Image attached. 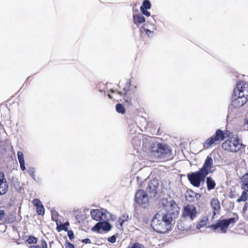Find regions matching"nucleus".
<instances>
[{
    "instance_id": "1",
    "label": "nucleus",
    "mask_w": 248,
    "mask_h": 248,
    "mask_svg": "<svg viewBox=\"0 0 248 248\" xmlns=\"http://www.w3.org/2000/svg\"><path fill=\"white\" fill-rule=\"evenodd\" d=\"M213 160L211 156L208 155L202 167L197 171L187 174V178L190 184L194 186L199 187L201 183L203 182L206 176L213 170Z\"/></svg>"
},
{
    "instance_id": "2",
    "label": "nucleus",
    "mask_w": 248,
    "mask_h": 248,
    "mask_svg": "<svg viewBox=\"0 0 248 248\" xmlns=\"http://www.w3.org/2000/svg\"><path fill=\"white\" fill-rule=\"evenodd\" d=\"M233 93L231 106L233 108H239L244 105L248 101V83L239 80L233 90Z\"/></svg>"
},
{
    "instance_id": "3",
    "label": "nucleus",
    "mask_w": 248,
    "mask_h": 248,
    "mask_svg": "<svg viewBox=\"0 0 248 248\" xmlns=\"http://www.w3.org/2000/svg\"><path fill=\"white\" fill-rule=\"evenodd\" d=\"M149 151L151 156L155 161L164 162L172 157L171 148L162 143H153L150 145Z\"/></svg>"
},
{
    "instance_id": "4",
    "label": "nucleus",
    "mask_w": 248,
    "mask_h": 248,
    "mask_svg": "<svg viewBox=\"0 0 248 248\" xmlns=\"http://www.w3.org/2000/svg\"><path fill=\"white\" fill-rule=\"evenodd\" d=\"M172 217L164 215L161 211L157 213L152 219L151 226L153 230L158 233H165L171 228Z\"/></svg>"
},
{
    "instance_id": "5",
    "label": "nucleus",
    "mask_w": 248,
    "mask_h": 248,
    "mask_svg": "<svg viewBox=\"0 0 248 248\" xmlns=\"http://www.w3.org/2000/svg\"><path fill=\"white\" fill-rule=\"evenodd\" d=\"M230 136V132L226 131L224 132L222 130L218 129L216 130L215 133L206 140L203 143V146L204 149H209L213 145L219 144L224 139L227 137Z\"/></svg>"
},
{
    "instance_id": "6",
    "label": "nucleus",
    "mask_w": 248,
    "mask_h": 248,
    "mask_svg": "<svg viewBox=\"0 0 248 248\" xmlns=\"http://www.w3.org/2000/svg\"><path fill=\"white\" fill-rule=\"evenodd\" d=\"M238 219V215L236 213H233L232 217L226 219H219L215 224L211 225L209 227L214 231L219 229L221 233H225L227 232L229 225L233 226Z\"/></svg>"
},
{
    "instance_id": "7",
    "label": "nucleus",
    "mask_w": 248,
    "mask_h": 248,
    "mask_svg": "<svg viewBox=\"0 0 248 248\" xmlns=\"http://www.w3.org/2000/svg\"><path fill=\"white\" fill-rule=\"evenodd\" d=\"M242 146L240 140L237 137H231L225 140L222 144V148L226 152L235 153L239 151Z\"/></svg>"
},
{
    "instance_id": "8",
    "label": "nucleus",
    "mask_w": 248,
    "mask_h": 248,
    "mask_svg": "<svg viewBox=\"0 0 248 248\" xmlns=\"http://www.w3.org/2000/svg\"><path fill=\"white\" fill-rule=\"evenodd\" d=\"M196 207L192 204H187L184 206L182 210V218L185 220L192 221L198 216Z\"/></svg>"
},
{
    "instance_id": "9",
    "label": "nucleus",
    "mask_w": 248,
    "mask_h": 248,
    "mask_svg": "<svg viewBox=\"0 0 248 248\" xmlns=\"http://www.w3.org/2000/svg\"><path fill=\"white\" fill-rule=\"evenodd\" d=\"M135 201L144 208H146L149 205L148 196L143 190L140 189L137 191L135 195Z\"/></svg>"
},
{
    "instance_id": "10",
    "label": "nucleus",
    "mask_w": 248,
    "mask_h": 248,
    "mask_svg": "<svg viewBox=\"0 0 248 248\" xmlns=\"http://www.w3.org/2000/svg\"><path fill=\"white\" fill-rule=\"evenodd\" d=\"M179 207L174 200H171L169 203V206L166 209L165 213L164 215L169 216L170 217L175 218L178 216Z\"/></svg>"
},
{
    "instance_id": "11",
    "label": "nucleus",
    "mask_w": 248,
    "mask_h": 248,
    "mask_svg": "<svg viewBox=\"0 0 248 248\" xmlns=\"http://www.w3.org/2000/svg\"><path fill=\"white\" fill-rule=\"evenodd\" d=\"M111 225L107 221H100L97 223L92 228L93 232H99L101 229L108 232L111 229Z\"/></svg>"
},
{
    "instance_id": "12",
    "label": "nucleus",
    "mask_w": 248,
    "mask_h": 248,
    "mask_svg": "<svg viewBox=\"0 0 248 248\" xmlns=\"http://www.w3.org/2000/svg\"><path fill=\"white\" fill-rule=\"evenodd\" d=\"M8 188V185L5 178V175L3 172H0V195L5 194Z\"/></svg>"
},
{
    "instance_id": "13",
    "label": "nucleus",
    "mask_w": 248,
    "mask_h": 248,
    "mask_svg": "<svg viewBox=\"0 0 248 248\" xmlns=\"http://www.w3.org/2000/svg\"><path fill=\"white\" fill-rule=\"evenodd\" d=\"M58 217V215H56L55 217L53 216L52 218V220L56 222L57 225L56 230L58 232H61L62 231L67 232L68 230V226L70 224L68 221H66L64 224H62L61 222L57 219V217Z\"/></svg>"
},
{
    "instance_id": "14",
    "label": "nucleus",
    "mask_w": 248,
    "mask_h": 248,
    "mask_svg": "<svg viewBox=\"0 0 248 248\" xmlns=\"http://www.w3.org/2000/svg\"><path fill=\"white\" fill-rule=\"evenodd\" d=\"M32 203L36 208V212L38 215L43 216L45 214V208L40 200L38 199H34Z\"/></svg>"
},
{
    "instance_id": "15",
    "label": "nucleus",
    "mask_w": 248,
    "mask_h": 248,
    "mask_svg": "<svg viewBox=\"0 0 248 248\" xmlns=\"http://www.w3.org/2000/svg\"><path fill=\"white\" fill-rule=\"evenodd\" d=\"M211 206L213 209V215L218 214L220 209V202L217 198H213L210 202Z\"/></svg>"
},
{
    "instance_id": "16",
    "label": "nucleus",
    "mask_w": 248,
    "mask_h": 248,
    "mask_svg": "<svg viewBox=\"0 0 248 248\" xmlns=\"http://www.w3.org/2000/svg\"><path fill=\"white\" fill-rule=\"evenodd\" d=\"M133 17L134 24L138 26L140 25L145 21V17L140 14H134Z\"/></svg>"
},
{
    "instance_id": "17",
    "label": "nucleus",
    "mask_w": 248,
    "mask_h": 248,
    "mask_svg": "<svg viewBox=\"0 0 248 248\" xmlns=\"http://www.w3.org/2000/svg\"><path fill=\"white\" fill-rule=\"evenodd\" d=\"M102 212L98 209H92L91 211V215L93 219L96 221H99L102 219Z\"/></svg>"
},
{
    "instance_id": "18",
    "label": "nucleus",
    "mask_w": 248,
    "mask_h": 248,
    "mask_svg": "<svg viewBox=\"0 0 248 248\" xmlns=\"http://www.w3.org/2000/svg\"><path fill=\"white\" fill-rule=\"evenodd\" d=\"M134 94L129 91H126L124 92V100L128 105L132 104V99Z\"/></svg>"
},
{
    "instance_id": "19",
    "label": "nucleus",
    "mask_w": 248,
    "mask_h": 248,
    "mask_svg": "<svg viewBox=\"0 0 248 248\" xmlns=\"http://www.w3.org/2000/svg\"><path fill=\"white\" fill-rule=\"evenodd\" d=\"M197 196H200L199 194L194 192L192 190L187 191L186 193V199L187 201L189 202H193L195 201V199Z\"/></svg>"
},
{
    "instance_id": "20",
    "label": "nucleus",
    "mask_w": 248,
    "mask_h": 248,
    "mask_svg": "<svg viewBox=\"0 0 248 248\" xmlns=\"http://www.w3.org/2000/svg\"><path fill=\"white\" fill-rule=\"evenodd\" d=\"M241 187L248 192V173H246L241 178Z\"/></svg>"
},
{
    "instance_id": "21",
    "label": "nucleus",
    "mask_w": 248,
    "mask_h": 248,
    "mask_svg": "<svg viewBox=\"0 0 248 248\" xmlns=\"http://www.w3.org/2000/svg\"><path fill=\"white\" fill-rule=\"evenodd\" d=\"M207 188L208 190H211L215 188L216 184L215 181L211 177L206 178Z\"/></svg>"
},
{
    "instance_id": "22",
    "label": "nucleus",
    "mask_w": 248,
    "mask_h": 248,
    "mask_svg": "<svg viewBox=\"0 0 248 248\" xmlns=\"http://www.w3.org/2000/svg\"><path fill=\"white\" fill-rule=\"evenodd\" d=\"M208 221V219L206 217H203L197 224L196 227L197 229H200L207 225Z\"/></svg>"
},
{
    "instance_id": "23",
    "label": "nucleus",
    "mask_w": 248,
    "mask_h": 248,
    "mask_svg": "<svg viewBox=\"0 0 248 248\" xmlns=\"http://www.w3.org/2000/svg\"><path fill=\"white\" fill-rule=\"evenodd\" d=\"M129 218V217L127 214H124L122 215L118 220V224L117 225H119L122 228L123 223L127 221Z\"/></svg>"
},
{
    "instance_id": "24",
    "label": "nucleus",
    "mask_w": 248,
    "mask_h": 248,
    "mask_svg": "<svg viewBox=\"0 0 248 248\" xmlns=\"http://www.w3.org/2000/svg\"><path fill=\"white\" fill-rule=\"evenodd\" d=\"M248 192L244 190V191L242 193L241 196L237 200V202H245L248 199Z\"/></svg>"
},
{
    "instance_id": "25",
    "label": "nucleus",
    "mask_w": 248,
    "mask_h": 248,
    "mask_svg": "<svg viewBox=\"0 0 248 248\" xmlns=\"http://www.w3.org/2000/svg\"><path fill=\"white\" fill-rule=\"evenodd\" d=\"M116 110L118 113L122 114L125 112V109L122 104H118L116 105Z\"/></svg>"
},
{
    "instance_id": "26",
    "label": "nucleus",
    "mask_w": 248,
    "mask_h": 248,
    "mask_svg": "<svg viewBox=\"0 0 248 248\" xmlns=\"http://www.w3.org/2000/svg\"><path fill=\"white\" fill-rule=\"evenodd\" d=\"M127 248H145V247L143 244L135 242L129 245Z\"/></svg>"
},
{
    "instance_id": "27",
    "label": "nucleus",
    "mask_w": 248,
    "mask_h": 248,
    "mask_svg": "<svg viewBox=\"0 0 248 248\" xmlns=\"http://www.w3.org/2000/svg\"><path fill=\"white\" fill-rule=\"evenodd\" d=\"M151 4L149 0H144L141 6L140 7H143L144 9H149L151 8Z\"/></svg>"
},
{
    "instance_id": "28",
    "label": "nucleus",
    "mask_w": 248,
    "mask_h": 248,
    "mask_svg": "<svg viewBox=\"0 0 248 248\" xmlns=\"http://www.w3.org/2000/svg\"><path fill=\"white\" fill-rule=\"evenodd\" d=\"M27 241L30 244H36L37 242V238L33 236H29Z\"/></svg>"
},
{
    "instance_id": "29",
    "label": "nucleus",
    "mask_w": 248,
    "mask_h": 248,
    "mask_svg": "<svg viewBox=\"0 0 248 248\" xmlns=\"http://www.w3.org/2000/svg\"><path fill=\"white\" fill-rule=\"evenodd\" d=\"M19 162L24 161L23 154L21 151H18L17 154Z\"/></svg>"
},
{
    "instance_id": "30",
    "label": "nucleus",
    "mask_w": 248,
    "mask_h": 248,
    "mask_svg": "<svg viewBox=\"0 0 248 248\" xmlns=\"http://www.w3.org/2000/svg\"><path fill=\"white\" fill-rule=\"evenodd\" d=\"M140 11L142 12V13L146 16H150V13L148 11H147V9H144L143 7H140Z\"/></svg>"
},
{
    "instance_id": "31",
    "label": "nucleus",
    "mask_w": 248,
    "mask_h": 248,
    "mask_svg": "<svg viewBox=\"0 0 248 248\" xmlns=\"http://www.w3.org/2000/svg\"><path fill=\"white\" fill-rule=\"evenodd\" d=\"M67 232V235L69 238V239L72 240L74 239V233L73 232V231L72 230H68Z\"/></svg>"
},
{
    "instance_id": "32",
    "label": "nucleus",
    "mask_w": 248,
    "mask_h": 248,
    "mask_svg": "<svg viewBox=\"0 0 248 248\" xmlns=\"http://www.w3.org/2000/svg\"><path fill=\"white\" fill-rule=\"evenodd\" d=\"M116 238L115 235H112L108 239V241L111 243H114L116 242Z\"/></svg>"
},
{
    "instance_id": "33",
    "label": "nucleus",
    "mask_w": 248,
    "mask_h": 248,
    "mask_svg": "<svg viewBox=\"0 0 248 248\" xmlns=\"http://www.w3.org/2000/svg\"><path fill=\"white\" fill-rule=\"evenodd\" d=\"M65 246L66 247H67L68 248H75V246L73 244H72L69 242H66Z\"/></svg>"
},
{
    "instance_id": "34",
    "label": "nucleus",
    "mask_w": 248,
    "mask_h": 248,
    "mask_svg": "<svg viewBox=\"0 0 248 248\" xmlns=\"http://www.w3.org/2000/svg\"><path fill=\"white\" fill-rule=\"evenodd\" d=\"M42 248H47V244L44 239L41 240Z\"/></svg>"
},
{
    "instance_id": "35",
    "label": "nucleus",
    "mask_w": 248,
    "mask_h": 248,
    "mask_svg": "<svg viewBox=\"0 0 248 248\" xmlns=\"http://www.w3.org/2000/svg\"><path fill=\"white\" fill-rule=\"evenodd\" d=\"M82 242L85 244H91V241L89 238H85L84 239L82 240Z\"/></svg>"
},
{
    "instance_id": "36",
    "label": "nucleus",
    "mask_w": 248,
    "mask_h": 248,
    "mask_svg": "<svg viewBox=\"0 0 248 248\" xmlns=\"http://www.w3.org/2000/svg\"><path fill=\"white\" fill-rule=\"evenodd\" d=\"M19 163H20V165L21 169L22 170H25L26 169V168H25V162H24V161L20 162H19Z\"/></svg>"
},
{
    "instance_id": "37",
    "label": "nucleus",
    "mask_w": 248,
    "mask_h": 248,
    "mask_svg": "<svg viewBox=\"0 0 248 248\" xmlns=\"http://www.w3.org/2000/svg\"><path fill=\"white\" fill-rule=\"evenodd\" d=\"M30 248H42V242H41V246L39 245H32Z\"/></svg>"
},
{
    "instance_id": "38",
    "label": "nucleus",
    "mask_w": 248,
    "mask_h": 248,
    "mask_svg": "<svg viewBox=\"0 0 248 248\" xmlns=\"http://www.w3.org/2000/svg\"><path fill=\"white\" fill-rule=\"evenodd\" d=\"M116 93L119 94L120 95H124V93H123V92H121V91H117L116 92Z\"/></svg>"
},
{
    "instance_id": "39",
    "label": "nucleus",
    "mask_w": 248,
    "mask_h": 248,
    "mask_svg": "<svg viewBox=\"0 0 248 248\" xmlns=\"http://www.w3.org/2000/svg\"><path fill=\"white\" fill-rule=\"evenodd\" d=\"M247 207H248V205H247V203H246L243 207V211L244 212H245L247 210Z\"/></svg>"
},
{
    "instance_id": "40",
    "label": "nucleus",
    "mask_w": 248,
    "mask_h": 248,
    "mask_svg": "<svg viewBox=\"0 0 248 248\" xmlns=\"http://www.w3.org/2000/svg\"><path fill=\"white\" fill-rule=\"evenodd\" d=\"M109 92H111V93H116V91H115L114 90H113L112 89H110L109 90Z\"/></svg>"
},
{
    "instance_id": "41",
    "label": "nucleus",
    "mask_w": 248,
    "mask_h": 248,
    "mask_svg": "<svg viewBox=\"0 0 248 248\" xmlns=\"http://www.w3.org/2000/svg\"><path fill=\"white\" fill-rule=\"evenodd\" d=\"M108 97L109 98H110L111 99H112L113 98L112 96L109 94H108Z\"/></svg>"
},
{
    "instance_id": "42",
    "label": "nucleus",
    "mask_w": 248,
    "mask_h": 248,
    "mask_svg": "<svg viewBox=\"0 0 248 248\" xmlns=\"http://www.w3.org/2000/svg\"><path fill=\"white\" fill-rule=\"evenodd\" d=\"M245 123L246 124H248V120L245 119Z\"/></svg>"
},
{
    "instance_id": "43",
    "label": "nucleus",
    "mask_w": 248,
    "mask_h": 248,
    "mask_svg": "<svg viewBox=\"0 0 248 248\" xmlns=\"http://www.w3.org/2000/svg\"><path fill=\"white\" fill-rule=\"evenodd\" d=\"M152 183V182H151L149 185V186L150 188H151V184Z\"/></svg>"
},
{
    "instance_id": "44",
    "label": "nucleus",
    "mask_w": 248,
    "mask_h": 248,
    "mask_svg": "<svg viewBox=\"0 0 248 248\" xmlns=\"http://www.w3.org/2000/svg\"><path fill=\"white\" fill-rule=\"evenodd\" d=\"M153 181L156 182L157 185L158 184V183H157V182L155 180H153Z\"/></svg>"
},
{
    "instance_id": "45",
    "label": "nucleus",
    "mask_w": 248,
    "mask_h": 248,
    "mask_svg": "<svg viewBox=\"0 0 248 248\" xmlns=\"http://www.w3.org/2000/svg\"><path fill=\"white\" fill-rule=\"evenodd\" d=\"M145 31H150L149 30H148V29H147V30H146Z\"/></svg>"
}]
</instances>
